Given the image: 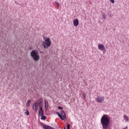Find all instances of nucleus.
Instances as JSON below:
<instances>
[{"label": "nucleus", "mask_w": 129, "mask_h": 129, "mask_svg": "<svg viewBox=\"0 0 129 129\" xmlns=\"http://www.w3.org/2000/svg\"><path fill=\"white\" fill-rule=\"evenodd\" d=\"M31 57L34 61H39L40 60V55H39V51L37 49L33 50L30 53Z\"/></svg>", "instance_id": "obj_2"}, {"label": "nucleus", "mask_w": 129, "mask_h": 129, "mask_svg": "<svg viewBox=\"0 0 129 129\" xmlns=\"http://www.w3.org/2000/svg\"><path fill=\"white\" fill-rule=\"evenodd\" d=\"M41 119L42 120H46V119L47 118V116L44 115H42L41 116Z\"/></svg>", "instance_id": "obj_13"}, {"label": "nucleus", "mask_w": 129, "mask_h": 129, "mask_svg": "<svg viewBox=\"0 0 129 129\" xmlns=\"http://www.w3.org/2000/svg\"><path fill=\"white\" fill-rule=\"evenodd\" d=\"M97 102H99V103H101V102H103V101H104V97H100L99 96H98L97 98Z\"/></svg>", "instance_id": "obj_7"}, {"label": "nucleus", "mask_w": 129, "mask_h": 129, "mask_svg": "<svg viewBox=\"0 0 129 129\" xmlns=\"http://www.w3.org/2000/svg\"><path fill=\"white\" fill-rule=\"evenodd\" d=\"M103 18L104 19V20H105V15H103Z\"/></svg>", "instance_id": "obj_23"}, {"label": "nucleus", "mask_w": 129, "mask_h": 129, "mask_svg": "<svg viewBox=\"0 0 129 129\" xmlns=\"http://www.w3.org/2000/svg\"><path fill=\"white\" fill-rule=\"evenodd\" d=\"M98 48L99 50H100V51H103V50L105 49V47H104V45L103 44H99L98 46Z\"/></svg>", "instance_id": "obj_9"}, {"label": "nucleus", "mask_w": 129, "mask_h": 129, "mask_svg": "<svg viewBox=\"0 0 129 129\" xmlns=\"http://www.w3.org/2000/svg\"><path fill=\"white\" fill-rule=\"evenodd\" d=\"M44 49H48L51 46V41L49 38H45L44 41H42Z\"/></svg>", "instance_id": "obj_3"}, {"label": "nucleus", "mask_w": 129, "mask_h": 129, "mask_svg": "<svg viewBox=\"0 0 129 129\" xmlns=\"http://www.w3.org/2000/svg\"><path fill=\"white\" fill-rule=\"evenodd\" d=\"M39 115L41 116L42 115H44V111H43V106H39Z\"/></svg>", "instance_id": "obj_6"}, {"label": "nucleus", "mask_w": 129, "mask_h": 129, "mask_svg": "<svg viewBox=\"0 0 129 129\" xmlns=\"http://www.w3.org/2000/svg\"><path fill=\"white\" fill-rule=\"evenodd\" d=\"M101 123L102 125L103 129H111L109 127L110 124V117L106 114L103 115L101 118Z\"/></svg>", "instance_id": "obj_1"}, {"label": "nucleus", "mask_w": 129, "mask_h": 129, "mask_svg": "<svg viewBox=\"0 0 129 129\" xmlns=\"http://www.w3.org/2000/svg\"><path fill=\"white\" fill-rule=\"evenodd\" d=\"M123 118L124 119H125L126 121L128 122V120H129L128 117H127L126 115H124Z\"/></svg>", "instance_id": "obj_14"}, {"label": "nucleus", "mask_w": 129, "mask_h": 129, "mask_svg": "<svg viewBox=\"0 0 129 129\" xmlns=\"http://www.w3.org/2000/svg\"><path fill=\"white\" fill-rule=\"evenodd\" d=\"M32 102V101L31 100H28L27 102V106L29 107L30 106V103Z\"/></svg>", "instance_id": "obj_16"}, {"label": "nucleus", "mask_w": 129, "mask_h": 129, "mask_svg": "<svg viewBox=\"0 0 129 129\" xmlns=\"http://www.w3.org/2000/svg\"><path fill=\"white\" fill-rule=\"evenodd\" d=\"M67 129H70V124H67Z\"/></svg>", "instance_id": "obj_20"}, {"label": "nucleus", "mask_w": 129, "mask_h": 129, "mask_svg": "<svg viewBox=\"0 0 129 129\" xmlns=\"http://www.w3.org/2000/svg\"><path fill=\"white\" fill-rule=\"evenodd\" d=\"M64 129H66V127H64Z\"/></svg>", "instance_id": "obj_27"}, {"label": "nucleus", "mask_w": 129, "mask_h": 129, "mask_svg": "<svg viewBox=\"0 0 129 129\" xmlns=\"http://www.w3.org/2000/svg\"><path fill=\"white\" fill-rule=\"evenodd\" d=\"M83 96L84 99H85V98H86V94L83 93Z\"/></svg>", "instance_id": "obj_18"}, {"label": "nucleus", "mask_w": 129, "mask_h": 129, "mask_svg": "<svg viewBox=\"0 0 129 129\" xmlns=\"http://www.w3.org/2000/svg\"><path fill=\"white\" fill-rule=\"evenodd\" d=\"M42 102H43V99H42V98H39L38 100L36 102L37 103H39L40 105L41 104H42Z\"/></svg>", "instance_id": "obj_12"}, {"label": "nucleus", "mask_w": 129, "mask_h": 129, "mask_svg": "<svg viewBox=\"0 0 129 129\" xmlns=\"http://www.w3.org/2000/svg\"><path fill=\"white\" fill-rule=\"evenodd\" d=\"M35 111H37L38 110V107H35Z\"/></svg>", "instance_id": "obj_22"}, {"label": "nucleus", "mask_w": 129, "mask_h": 129, "mask_svg": "<svg viewBox=\"0 0 129 129\" xmlns=\"http://www.w3.org/2000/svg\"><path fill=\"white\" fill-rule=\"evenodd\" d=\"M73 24L75 27H77L79 25V20L77 19H75L73 21Z\"/></svg>", "instance_id": "obj_8"}, {"label": "nucleus", "mask_w": 129, "mask_h": 129, "mask_svg": "<svg viewBox=\"0 0 129 129\" xmlns=\"http://www.w3.org/2000/svg\"><path fill=\"white\" fill-rule=\"evenodd\" d=\"M60 113L56 112H55L56 114H57L58 117L61 119V120H64V119H66V113H65V111L63 110H61Z\"/></svg>", "instance_id": "obj_4"}, {"label": "nucleus", "mask_w": 129, "mask_h": 129, "mask_svg": "<svg viewBox=\"0 0 129 129\" xmlns=\"http://www.w3.org/2000/svg\"><path fill=\"white\" fill-rule=\"evenodd\" d=\"M40 53H43V51H40Z\"/></svg>", "instance_id": "obj_26"}, {"label": "nucleus", "mask_w": 129, "mask_h": 129, "mask_svg": "<svg viewBox=\"0 0 129 129\" xmlns=\"http://www.w3.org/2000/svg\"><path fill=\"white\" fill-rule=\"evenodd\" d=\"M39 105H40V103H37V102H35L32 107V109H35V107H38V106H39Z\"/></svg>", "instance_id": "obj_11"}, {"label": "nucleus", "mask_w": 129, "mask_h": 129, "mask_svg": "<svg viewBox=\"0 0 129 129\" xmlns=\"http://www.w3.org/2000/svg\"><path fill=\"white\" fill-rule=\"evenodd\" d=\"M29 49V50H32V49H33V48L32 47H30Z\"/></svg>", "instance_id": "obj_24"}, {"label": "nucleus", "mask_w": 129, "mask_h": 129, "mask_svg": "<svg viewBox=\"0 0 129 129\" xmlns=\"http://www.w3.org/2000/svg\"><path fill=\"white\" fill-rule=\"evenodd\" d=\"M40 124H41L42 127H43V128L44 129H54L53 127H51V126H49L48 125L44 124L42 122H40Z\"/></svg>", "instance_id": "obj_5"}, {"label": "nucleus", "mask_w": 129, "mask_h": 129, "mask_svg": "<svg viewBox=\"0 0 129 129\" xmlns=\"http://www.w3.org/2000/svg\"><path fill=\"white\" fill-rule=\"evenodd\" d=\"M57 108H58V109H59V110H61V109H63V107H62L59 106L57 107Z\"/></svg>", "instance_id": "obj_19"}, {"label": "nucleus", "mask_w": 129, "mask_h": 129, "mask_svg": "<svg viewBox=\"0 0 129 129\" xmlns=\"http://www.w3.org/2000/svg\"><path fill=\"white\" fill-rule=\"evenodd\" d=\"M44 106H45V109L47 110L49 108V103L48 102L45 101H44Z\"/></svg>", "instance_id": "obj_10"}, {"label": "nucleus", "mask_w": 129, "mask_h": 129, "mask_svg": "<svg viewBox=\"0 0 129 129\" xmlns=\"http://www.w3.org/2000/svg\"><path fill=\"white\" fill-rule=\"evenodd\" d=\"M55 5H56L57 7H60V4H59V3H58L57 2H55Z\"/></svg>", "instance_id": "obj_17"}, {"label": "nucleus", "mask_w": 129, "mask_h": 129, "mask_svg": "<svg viewBox=\"0 0 129 129\" xmlns=\"http://www.w3.org/2000/svg\"><path fill=\"white\" fill-rule=\"evenodd\" d=\"M24 114H26V115H30V112L28 109H26L25 110V112L24 113Z\"/></svg>", "instance_id": "obj_15"}, {"label": "nucleus", "mask_w": 129, "mask_h": 129, "mask_svg": "<svg viewBox=\"0 0 129 129\" xmlns=\"http://www.w3.org/2000/svg\"><path fill=\"white\" fill-rule=\"evenodd\" d=\"M109 1L111 2V4H114V0H109Z\"/></svg>", "instance_id": "obj_21"}, {"label": "nucleus", "mask_w": 129, "mask_h": 129, "mask_svg": "<svg viewBox=\"0 0 129 129\" xmlns=\"http://www.w3.org/2000/svg\"><path fill=\"white\" fill-rule=\"evenodd\" d=\"M15 4H16L17 5H18V2H17V1L15 2Z\"/></svg>", "instance_id": "obj_25"}]
</instances>
